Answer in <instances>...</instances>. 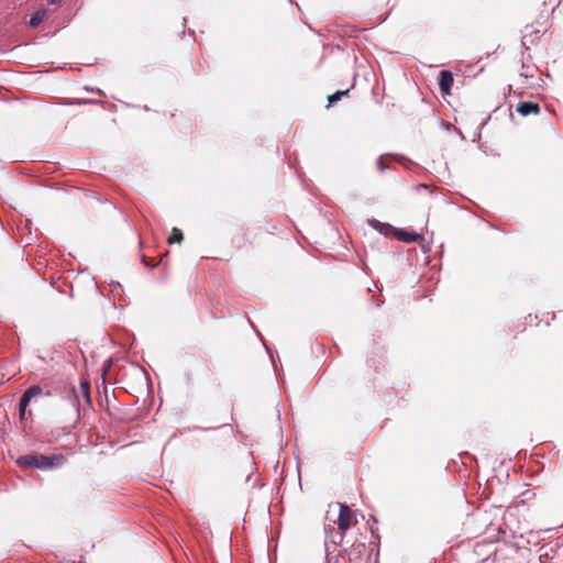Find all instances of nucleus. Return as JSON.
<instances>
[{"label":"nucleus","instance_id":"obj_1","mask_svg":"<svg viewBox=\"0 0 563 563\" xmlns=\"http://www.w3.org/2000/svg\"><path fill=\"white\" fill-rule=\"evenodd\" d=\"M65 461V456L60 453L49 456L31 453L19 456L16 464L22 468H37L42 471H48L60 467Z\"/></svg>","mask_w":563,"mask_h":563},{"label":"nucleus","instance_id":"obj_2","mask_svg":"<svg viewBox=\"0 0 563 563\" xmlns=\"http://www.w3.org/2000/svg\"><path fill=\"white\" fill-rule=\"evenodd\" d=\"M340 505V512L338 517V532L333 533V528L325 529V532H330V537L327 536L325 538V549L327 552H330L329 542H331L334 547L338 545L340 542H342L344 533L350 529L352 525V511L349 506L344 504Z\"/></svg>","mask_w":563,"mask_h":563},{"label":"nucleus","instance_id":"obj_3","mask_svg":"<svg viewBox=\"0 0 563 563\" xmlns=\"http://www.w3.org/2000/svg\"><path fill=\"white\" fill-rule=\"evenodd\" d=\"M51 394V389L47 386L43 387L41 385H32L23 393L22 397L24 398V401H29L31 404L32 401H37L41 397H48Z\"/></svg>","mask_w":563,"mask_h":563},{"label":"nucleus","instance_id":"obj_4","mask_svg":"<svg viewBox=\"0 0 563 563\" xmlns=\"http://www.w3.org/2000/svg\"><path fill=\"white\" fill-rule=\"evenodd\" d=\"M453 85V75L449 70H441L439 74V87L442 95H448Z\"/></svg>","mask_w":563,"mask_h":563},{"label":"nucleus","instance_id":"obj_5","mask_svg":"<svg viewBox=\"0 0 563 563\" xmlns=\"http://www.w3.org/2000/svg\"><path fill=\"white\" fill-rule=\"evenodd\" d=\"M517 112L523 117L531 113L538 114L540 112V106L536 102L522 101L517 106Z\"/></svg>","mask_w":563,"mask_h":563},{"label":"nucleus","instance_id":"obj_6","mask_svg":"<svg viewBox=\"0 0 563 563\" xmlns=\"http://www.w3.org/2000/svg\"><path fill=\"white\" fill-rule=\"evenodd\" d=\"M396 235L400 241H402L405 243H412V242H416L419 239H421L420 234L415 233V232H407L404 230L397 231Z\"/></svg>","mask_w":563,"mask_h":563},{"label":"nucleus","instance_id":"obj_7","mask_svg":"<svg viewBox=\"0 0 563 563\" xmlns=\"http://www.w3.org/2000/svg\"><path fill=\"white\" fill-rule=\"evenodd\" d=\"M44 19H45L44 12H36L31 16L29 24L31 27H36L43 22Z\"/></svg>","mask_w":563,"mask_h":563},{"label":"nucleus","instance_id":"obj_8","mask_svg":"<svg viewBox=\"0 0 563 563\" xmlns=\"http://www.w3.org/2000/svg\"><path fill=\"white\" fill-rule=\"evenodd\" d=\"M80 391L81 395L88 406H91V398H90V385L89 383H81L80 384Z\"/></svg>","mask_w":563,"mask_h":563},{"label":"nucleus","instance_id":"obj_9","mask_svg":"<svg viewBox=\"0 0 563 563\" xmlns=\"http://www.w3.org/2000/svg\"><path fill=\"white\" fill-rule=\"evenodd\" d=\"M183 239V232L179 229L174 228L172 231V235L168 238V243H180Z\"/></svg>","mask_w":563,"mask_h":563},{"label":"nucleus","instance_id":"obj_10","mask_svg":"<svg viewBox=\"0 0 563 563\" xmlns=\"http://www.w3.org/2000/svg\"><path fill=\"white\" fill-rule=\"evenodd\" d=\"M29 405H30V402L29 401H24V398L21 396L20 402H19V418H20L21 422L25 418L26 408H27Z\"/></svg>","mask_w":563,"mask_h":563},{"label":"nucleus","instance_id":"obj_11","mask_svg":"<svg viewBox=\"0 0 563 563\" xmlns=\"http://www.w3.org/2000/svg\"><path fill=\"white\" fill-rule=\"evenodd\" d=\"M349 93V90H345V91H338L331 96H329L328 100H329V103H328V108L333 104L334 102L341 100V98L343 96H346Z\"/></svg>","mask_w":563,"mask_h":563},{"label":"nucleus","instance_id":"obj_12","mask_svg":"<svg viewBox=\"0 0 563 563\" xmlns=\"http://www.w3.org/2000/svg\"><path fill=\"white\" fill-rule=\"evenodd\" d=\"M369 224L374 228V229H377L379 230L380 232L383 231V228L384 227H389L388 224H383L380 223L378 220H369Z\"/></svg>","mask_w":563,"mask_h":563},{"label":"nucleus","instance_id":"obj_13","mask_svg":"<svg viewBox=\"0 0 563 563\" xmlns=\"http://www.w3.org/2000/svg\"><path fill=\"white\" fill-rule=\"evenodd\" d=\"M377 165L380 170H384L387 167L380 158L377 161Z\"/></svg>","mask_w":563,"mask_h":563},{"label":"nucleus","instance_id":"obj_14","mask_svg":"<svg viewBox=\"0 0 563 563\" xmlns=\"http://www.w3.org/2000/svg\"><path fill=\"white\" fill-rule=\"evenodd\" d=\"M48 4H57L60 0H46Z\"/></svg>","mask_w":563,"mask_h":563},{"label":"nucleus","instance_id":"obj_15","mask_svg":"<svg viewBox=\"0 0 563 563\" xmlns=\"http://www.w3.org/2000/svg\"><path fill=\"white\" fill-rule=\"evenodd\" d=\"M142 262L145 266H152L148 262H147V258L145 256L142 257Z\"/></svg>","mask_w":563,"mask_h":563},{"label":"nucleus","instance_id":"obj_16","mask_svg":"<svg viewBox=\"0 0 563 563\" xmlns=\"http://www.w3.org/2000/svg\"><path fill=\"white\" fill-rule=\"evenodd\" d=\"M266 351H268L269 357L274 358V355L272 354V351H269V347L266 346Z\"/></svg>","mask_w":563,"mask_h":563},{"label":"nucleus","instance_id":"obj_17","mask_svg":"<svg viewBox=\"0 0 563 563\" xmlns=\"http://www.w3.org/2000/svg\"><path fill=\"white\" fill-rule=\"evenodd\" d=\"M266 351H268L269 357L274 358V355L272 354V351H269V347L266 346Z\"/></svg>","mask_w":563,"mask_h":563},{"label":"nucleus","instance_id":"obj_18","mask_svg":"<svg viewBox=\"0 0 563 563\" xmlns=\"http://www.w3.org/2000/svg\"><path fill=\"white\" fill-rule=\"evenodd\" d=\"M266 351H268L269 357L274 358V355L272 354V351H269V347L266 346Z\"/></svg>","mask_w":563,"mask_h":563},{"label":"nucleus","instance_id":"obj_19","mask_svg":"<svg viewBox=\"0 0 563 563\" xmlns=\"http://www.w3.org/2000/svg\"><path fill=\"white\" fill-rule=\"evenodd\" d=\"M266 351H268L269 357L274 358V355L272 354V351H269V347L266 346Z\"/></svg>","mask_w":563,"mask_h":563},{"label":"nucleus","instance_id":"obj_20","mask_svg":"<svg viewBox=\"0 0 563 563\" xmlns=\"http://www.w3.org/2000/svg\"><path fill=\"white\" fill-rule=\"evenodd\" d=\"M418 187L419 188H428V186L426 184H420Z\"/></svg>","mask_w":563,"mask_h":563},{"label":"nucleus","instance_id":"obj_21","mask_svg":"<svg viewBox=\"0 0 563 563\" xmlns=\"http://www.w3.org/2000/svg\"><path fill=\"white\" fill-rule=\"evenodd\" d=\"M383 303V301H377L376 306L379 307Z\"/></svg>","mask_w":563,"mask_h":563}]
</instances>
